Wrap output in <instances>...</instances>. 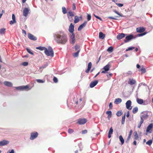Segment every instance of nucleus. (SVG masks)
Instances as JSON below:
<instances>
[{
    "instance_id": "obj_1",
    "label": "nucleus",
    "mask_w": 153,
    "mask_h": 153,
    "mask_svg": "<svg viewBox=\"0 0 153 153\" xmlns=\"http://www.w3.org/2000/svg\"><path fill=\"white\" fill-rule=\"evenodd\" d=\"M55 41L58 44L64 45L68 41L67 36L63 32H57L53 34Z\"/></svg>"
},
{
    "instance_id": "obj_51",
    "label": "nucleus",
    "mask_w": 153,
    "mask_h": 153,
    "mask_svg": "<svg viewBox=\"0 0 153 153\" xmlns=\"http://www.w3.org/2000/svg\"><path fill=\"white\" fill-rule=\"evenodd\" d=\"M106 114L108 115H111L112 112L111 111H107L106 112Z\"/></svg>"
},
{
    "instance_id": "obj_53",
    "label": "nucleus",
    "mask_w": 153,
    "mask_h": 153,
    "mask_svg": "<svg viewBox=\"0 0 153 153\" xmlns=\"http://www.w3.org/2000/svg\"><path fill=\"white\" fill-rule=\"evenodd\" d=\"M16 22V21L12 20H11L10 22V25H12L14 23H15Z\"/></svg>"
},
{
    "instance_id": "obj_61",
    "label": "nucleus",
    "mask_w": 153,
    "mask_h": 153,
    "mask_svg": "<svg viewBox=\"0 0 153 153\" xmlns=\"http://www.w3.org/2000/svg\"><path fill=\"white\" fill-rule=\"evenodd\" d=\"M109 106L110 108L111 109H112V107H113V105H112V104L111 102H110L109 103Z\"/></svg>"
},
{
    "instance_id": "obj_20",
    "label": "nucleus",
    "mask_w": 153,
    "mask_h": 153,
    "mask_svg": "<svg viewBox=\"0 0 153 153\" xmlns=\"http://www.w3.org/2000/svg\"><path fill=\"white\" fill-rule=\"evenodd\" d=\"M92 66V63L91 62H89L88 65V68L85 71V72L86 73H88L91 69V67Z\"/></svg>"
},
{
    "instance_id": "obj_59",
    "label": "nucleus",
    "mask_w": 153,
    "mask_h": 153,
    "mask_svg": "<svg viewBox=\"0 0 153 153\" xmlns=\"http://www.w3.org/2000/svg\"><path fill=\"white\" fill-rule=\"evenodd\" d=\"M87 132V131L86 130H83L82 131V134H86Z\"/></svg>"
},
{
    "instance_id": "obj_56",
    "label": "nucleus",
    "mask_w": 153,
    "mask_h": 153,
    "mask_svg": "<svg viewBox=\"0 0 153 153\" xmlns=\"http://www.w3.org/2000/svg\"><path fill=\"white\" fill-rule=\"evenodd\" d=\"M76 5L74 3L72 5V9L73 10H75L76 9Z\"/></svg>"
},
{
    "instance_id": "obj_32",
    "label": "nucleus",
    "mask_w": 153,
    "mask_h": 153,
    "mask_svg": "<svg viewBox=\"0 0 153 153\" xmlns=\"http://www.w3.org/2000/svg\"><path fill=\"white\" fill-rule=\"evenodd\" d=\"M147 33V32H145L143 33H140L139 34H138L137 35V37H140L143 36L145 35Z\"/></svg>"
},
{
    "instance_id": "obj_44",
    "label": "nucleus",
    "mask_w": 153,
    "mask_h": 153,
    "mask_svg": "<svg viewBox=\"0 0 153 153\" xmlns=\"http://www.w3.org/2000/svg\"><path fill=\"white\" fill-rule=\"evenodd\" d=\"M113 130L111 127L109 129L108 134H112L113 133Z\"/></svg>"
},
{
    "instance_id": "obj_25",
    "label": "nucleus",
    "mask_w": 153,
    "mask_h": 153,
    "mask_svg": "<svg viewBox=\"0 0 153 153\" xmlns=\"http://www.w3.org/2000/svg\"><path fill=\"white\" fill-rule=\"evenodd\" d=\"M137 102L140 104H142L143 103V100L142 99H140L138 98L137 99Z\"/></svg>"
},
{
    "instance_id": "obj_17",
    "label": "nucleus",
    "mask_w": 153,
    "mask_h": 153,
    "mask_svg": "<svg viewBox=\"0 0 153 153\" xmlns=\"http://www.w3.org/2000/svg\"><path fill=\"white\" fill-rule=\"evenodd\" d=\"M87 22L86 21H85L79 27H78V31L80 30L81 29H82L84 27H85L86 24H87Z\"/></svg>"
},
{
    "instance_id": "obj_60",
    "label": "nucleus",
    "mask_w": 153,
    "mask_h": 153,
    "mask_svg": "<svg viewBox=\"0 0 153 153\" xmlns=\"http://www.w3.org/2000/svg\"><path fill=\"white\" fill-rule=\"evenodd\" d=\"M75 39H71V40H70V41L71 42V43L73 44H74L75 43Z\"/></svg>"
},
{
    "instance_id": "obj_27",
    "label": "nucleus",
    "mask_w": 153,
    "mask_h": 153,
    "mask_svg": "<svg viewBox=\"0 0 153 153\" xmlns=\"http://www.w3.org/2000/svg\"><path fill=\"white\" fill-rule=\"evenodd\" d=\"M6 29L4 28H2L0 29V33L1 35L4 34Z\"/></svg>"
},
{
    "instance_id": "obj_9",
    "label": "nucleus",
    "mask_w": 153,
    "mask_h": 153,
    "mask_svg": "<svg viewBox=\"0 0 153 153\" xmlns=\"http://www.w3.org/2000/svg\"><path fill=\"white\" fill-rule=\"evenodd\" d=\"M127 34L124 33H119L117 36V38L118 40H120L124 37Z\"/></svg>"
},
{
    "instance_id": "obj_2",
    "label": "nucleus",
    "mask_w": 153,
    "mask_h": 153,
    "mask_svg": "<svg viewBox=\"0 0 153 153\" xmlns=\"http://www.w3.org/2000/svg\"><path fill=\"white\" fill-rule=\"evenodd\" d=\"M48 50L47 48L45 49L44 52L45 54L47 56H51V57H53L54 53L52 48L50 46L48 48Z\"/></svg>"
},
{
    "instance_id": "obj_58",
    "label": "nucleus",
    "mask_w": 153,
    "mask_h": 153,
    "mask_svg": "<svg viewBox=\"0 0 153 153\" xmlns=\"http://www.w3.org/2000/svg\"><path fill=\"white\" fill-rule=\"evenodd\" d=\"M108 18L109 19H114V20H117V19L116 18L112 17V16H109Z\"/></svg>"
},
{
    "instance_id": "obj_42",
    "label": "nucleus",
    "mask_w": 153,
    "mask_h": 153,
    "mask_svg": "<svg viewBox=\"0 0 153 153\" xmlns=\"http://www.w3.org/2000/svg\"><path fill=\"white\" fill-rule=\"evenodd\" d=\"M68 132L69 134H71L74 132L73 129L71 128H69L68 131Z\"/></svg>"
},
{
    "instance_id": "obj_57",
    "label": "nucleus",
    "mask_w": 153,
    "mask_h": 153,
    "mask_svg": "<svg viewBox=\"0 0 153 153\" xmlns=\"http://www.w3.org/2000/svg\"><path fill=\"white\" fill-rule=\"evenodd\" d=\"M12 19L13 20L16 21L15 19V16L14 14H13L12 15Z\"/></svg>"
},
{
    "instance_id": "obj_23",
    "label": "nucleus",
    "mask_w": 153,
    "mask_h": 153,
    "mask_svg": "<svg viewBox=\"0 0 153 153\" xmlns=\"http://www.w3.org/2000/svg\"><path fill=\"white\" fill-rule=\"evenodd\" d=\"M128 82L129 84L132 85L135 83L136 81L134 79H129Z\"/></svg>"
},
{
    "instance_id": "obj_22",
    "label": "nucleus",
    "mask_w": 153,
    "mask_h": 153,
    "mask_svg": "<svg viewBox=\"0 0 153 153\" xmlns=\"http://www.w3.org/2000/svg\"><path fill=\"white\" fill-rule=\"evenodd\" d=\"M105 37V35L102 32H100L99 33V38L100 39H103Z\"/></svg>"
},
{
    "instance_id": "obj_54",
    "label": "nucleus",
    "mask_w": 153,
    "mask_h": 153,
    "mask_svg": "<svg viewBox=\"0 0 153 153\" xmlns=\"http://www.w3.org/2000/svg\"><path fill=\"white\" fill-rule=\"evenodd\" d=\"M48 66V65L47 64L45 65H44L40 67V68H42V69H44L45 68H46L47 66Z\"/></svg>"
},
{
    "instance_id": "obj_63",
    "label": "nucleus",
    "mask_w": 153,
    "mask_h": 153,
    "mask_svg": "<svg viewBox=\"0 0 153 153\" xmlns=\"http://www.w3.org/2000/svg\"><path fill=\"white\" fill-rule=\"evenodd\" d=\"M126 116V117H129V111H128L127 112Z\"/></svg>"
},
{
    "instance_id": "obj_15",
    "label": "nucleus",
    "mask_w": 153,
    "mask_h": 153,
    "mask_svg": "<svg viewBox=\"0 0 153 153\" xmlns=\"http://www.w3.org/2000/svg\"><path fill=\"white\" fill-rule=\"evenodd\" d=\"M98 82V80H96L93 82H92L90 84V87L92 88L95 86Z\"/></svg>"
},
{
    "instance_id": "obj_48",
    "label": "nucleus",
    "mask_w": 153,
    "mask_h": 153,
    "mask_svg": "<svg viewBox=\"0 0 153 153\" xmlns=\"http://www.w3.org/2000/svg\"><path fill=\"white\" fill-rule=\"evenodd\" d=\"M28 63L27 62H24L22 63V65L24 66H27L28 65Z\"/></svg>"
},
{
    "instance_id": "obj_14",
    "label": "nucleus",
    "mask_w": 153,
    "mask_h": 153,
    "mask_svg": "<svg viewBox=\"0 0 153 153\" xmlns=\"http://www.w3.org/2000/svg\"><path fill=\"white\" fill-rule=\"evenodd\" d=\"M148 117V113L147 112H142L140 116V118H143L144 119H146Z\"/></svg>"
},
{
    "instance_id": "obj_31",
    "label": "nucleus",
    "mask_w": 153,
    "mask_h": 153,
    "mask_svg": "<svg viewBox=\"0 0 153 153\" xmlns=\"http://www.w3.org/2000/svg\"><path fill=\"white\" fill-rule=\"evenodd\" d=\"M80 51V50H78L76 52L73 53V55L74 57H77L79 55V53Z\"/></svg>"
},
{
    "instance_id": "obj_38",
    "label": "nucleus",
    "mask_w": 153,
    "mask_h": 153,
    "mask_svg": "<svg viewBox=\"0 0 153 153\" xmlns=\"http://www.w3.org/2000/svg\"><path fill=\"white\" fill-rule=\"evenodd\" d=\"M152 143V140H150L148 141L146 143V144L149 145V146H151Z\"/></svg>"
},
{
    "instance_id": "obj_52",
    "label": "nucleus",
    "mask_w": 153,
    "mask_h": 153,
    "mask_svg": "<svg viewBox=\"0 0 153 153\" xmlns=\"http://www.w3.org/2000/svg\"><path fill=\"white\" fill-rule=\"evenodd\" d=\"M132 74V71H128L126 73V74L127 75H131Z\"/></svg>"
},
{
    "instance_id": "obj_47",
    "label": "nucleus",
    "mask_w": 153,
    "mask_h": 153,
    "mask_svg": "<svg viewBox=\"0 0 153 153\" xmlns=\"http://www.w3.org/2000/svg\"><path fill=\"white\" fill-rule=\"evenodd\" d=\"M72 33V34L70 36L71 39H75V35L74 33V32L73 33Z\"/></svg>"
},
{
    "instance_id": "obj_62",
    "label": "nucleus",
    "mask_w": 153,
    "mask_h": 153,
    "mask_svg": "<svg viewBox=\"0 0 153 153\" xmlns=\"http://www.w3.org/2000/svg\"><path fill=\"white\" fill-rule=\"evenodd\" d=\"M140 123H141V124H142L143 123V121H144V119L143 118H140Z\"/></svg>"
},
{
    "instance_id": "obj_39",
    "label": "nucleus",
    "mask_w": 153,
    "mask_h": 153,
    "mask_svg": "<svg viewBox=\"0 0 153 153\" xmlns=\"http://www.w3.org/2000/svg\"><path fill=\"white\" fill-rule=\"evenodd\" d=\"M36 81L38 83H43L45 82V81L42 79H37Z\"/></svg>"
},
{
    "instance_id": "obj_18",
    "label": "nucleus",
    "mask_w": 153,
    "mask_h": 153,
    "mask_svg": "<svg viewBox=\"0 0 153 153\" xmlns=\"http://www.w3.org/2000/svg\"><path fill=\"white\" fill-rule=\"evenodd\" d=\"M74 26L72 23H71L69 26V31L71 33H73L74 31Z\"/></svg>"
},
{
    "instance_id": "obj_5",
    "label": "nucleus",
    "mask_w": 153,
    "mask_h": 153,
    "mask_svg": "<svg viewBox=\"0 0 153 153\" xmlns=\"http://www.w3.org/2000/svg\"><path fill=\"white\" fill-rule=\"evenodd\" d=\"M38 133L37 132H32L30 133V139L33 140L36 139L38 136Z\"/></svg>"
},
{
    "instance_id": "obj_30",
    "label": "nucleus",
    "mask_w": 153,
    "mask_h": 153,
    "mask_svg": "<svg viewBox=\"0 0 153 153\" xmlns=\"http://www.w3.org/2000/svg\"><path fill=\"white\" fill-rule=\"evenodd\" d=\"M123 113L122 111H119L117 112L116 113V115L118 117H120L122 114Z\"/></svg>"
},
{
    "instance_id": "obj_12",
    "label": "nucleus",
    "mask_w": 153,
    "mask_h": 153,
    "mask_svg": "<svg viewBox=\"0 0 153 153\" xmlns=\"http://www.w3.org/2000/svg\"><path fill=\"white\" fill-rule=\"evenodd\" d=\"M145 30V28L142 27H140L136 28V31L138 33H141L144 32Z\"/></svg>"
},
{
    "instance_id": "obj_10",
    "label": "nucleus",
    "mask_w": 153,
    "mask_h": 153,
    "mask_svg": "<svg viewBox=\"0 0 153 153\" xmlns=\"http://www.w3.org/2000/svg\"><path fill=\"white\" fill-rule=\"evenodd\" d=\"M30 10L29 8H25L23 11V15L25 17H27Z\"/></svg>"
},
{
    "instance_id": "obj_4",
    "label": "nucleus",
    "mask_w": 153,
    "mask_h": 153,
    "mask_svg": "<svg viewBox=\"0 0 153 153\" xmlns=\"http://www.w3.org/2000/svg\"><path fill=\"white\" fill-rule=\"evenodd\" d=\"M110 65L109 64V62L104 67L103 69L104 70L102 71L101 72V73L105 74L107 73V72L110 70Z\"/></svg>"
},
{
    "instance_id": "obj_19",
    "label": "nucleus",
    "mask_w": 153,
    "mask_h": 153,
    "mask_svg": "<svg viewBox=\"0 0 153 153\" xmlns=\"http://www.w3.org/2000/svg\"><path fill=\"white\" fill-rule=\"evenodd\" d=\"M4 85L8 87H12L13 86V84L10 82L5 81L4 82Z\"/></svg>"
},
{
    "instance_id": "obj_43",
    "label": "nucleus",
    "mask_w": 153,
    "mask_h": 153,
    "mask_svg": "<svg viewBox=\"0 0 153 153\" xmlns=\"http://www.w3.org/2000/svg\"><path fill=\"white\" fill-rule=\"evenodd\" d=\"M114 12L116 13V14H117V15H119L120 16V17H123V15H122V14H120L119 12H118V11H116L115 10H114Z\"/></svg>"
},
{
    "instance_id": "obj_46",
    "label": "nucleus",
    "mask_w": 153,
    "mask_h": 153,
    "mask_svg": "<svg viewBox=\"0 0 153 153\" xmlns=\"http://www.w3.org/2000/svg\"><path fill=\"white\" fill-rule=\"evenodd\" d=\"M68 17L69 21L71 22H72L73 20V19L72 18L73 16H68Z\"/></svg>"
},
{
    "instance_id": "obj_8",
    "label": "nucleus",
    "mask_w": 153,
    "mask_h": 153,
    "mask_svg": "<svg viewBox=\"0 0 153 153\" xmlns=\"http://www.w3.org/2000/svg\"><path fill=\"white\" fill-rule=\"evenodd\" d=\"M87 120L85 118L79 119L78 120L77 123L81 125L85 124L87 122Z\"/></svg>"
},
{
    "instance_id": "obj_36",
    "label": "nucleus",
    "mask_w": 153,
    "mask_h": 153,
    "mask_svg": "<svg viewBox=\"0 0 153 153\" xmlns=\"http://www.w3.org/2000/svg\"><path fill=\"white\" fill-rule=\"evenodd\" d=\"M68 15L69 16H74V14L71 11H70L68 12Z\"/></svg>"
},
{
    "instance_id": "obj_24",
    "label": "nucleus",
    "mask_w": 153,
    "mask_h": 153,
    "mask_svg": "<svg viewBox=\"0 0 153 153\" xmlns=\"http://www.w3.org/2000/svg\"><path fill=\"white\" fill-rule=\"evenodd\" d=\"M36 48L37 49L41 51H42L43 50L45 51V49H46V48L44 47H42V46H40L38 47H36Z\"/></svg>"
},
{
    "instance_id": "obj_55",
    "label": "nucleus",
    "mask_w": 153,
    "mask_h": 153,
    "mask_svg": "<svg viewBox=\"0 0 153 153\" xmlns=\"http://www.w3.org/2000/svg\"><path fill=\"white\" fill-rule=\"evenodd\" d=\"M116 4L119 7H122L123 6V4L121 3H116Z\"/></svg>"
},
{
    "instance_id": "obj_3",
    "label": "nucleus",
    "mask_w": 153,
    "mask_h": 153,
    "mask_svg": "<svg viewBox=\"0 0 153 153\" xmlns=\"http://www.w3.org/2000/svg\"><path fill=\"white\" fill-rule=\"evenodd\" d=\"M136 37H134V35L131 34H129L126 37L125 39L124 40L125 43H127L133 39H135Z\"/></svg>"
},
{
    "instance_id": "obj_11",
    "label": "nucleus",
    "mask_w": 153,
    "mask_h": 153,
    "mask_svg": "<svg viewBox=\"0 0 153 153\" xmlns=\"http://www.w3.org/2000/svg\"><path fill=\"white\" fill-rule=\"evenodd\" d=\"M153 127V124L152 123L150 124L147 127L146 131L151 133L152 132V129Z\"/></svg>"
},
{
    "instance_id": "obj_28",
    "label": "nucleus",
    "mask_w": 153,
    "mask_h": 153,
    "mask_svg": "<svg viewBox=\"0 0 153 153\" xmlns=\"http://www.w3.org/2000/svg\"><path fill=\"white\" fill-rule=\"evenodd\" d=\"M138 111V108L137 107H135L133 108L132 110V112L133 114H135Z\"/></svg>"
},
{
    "instance_id": "obj_37",
    "label": "nucleus",
    "mask_w": 153,
    "mask_h": 153,
    "mask_svg": "<svg viewBox=\"0 0 153 153\" xmlns=\"http://www.w3.org/2000/svg\"><path fill=\"white\" fill-rule=\"evenodd\" d=\"M113 47L112 46H110L107 49V51L108 52H111L113 51Z\"/></svg>"
},
{
    "instance_id": "obj_50",
    "label": "nucleus",
    "mask_w": 153,
    "mask_h": 153,
    "mask_svg": "<svg viewBox=\"0 0 153 153\" xmlns=\"http://www.w3.org/2000/svg\"><path fill=\"white\" fill-rule=\"evenodd\" d=\"M140 71H142V72H143V73H145L146 72V69L145 68H142L140 69Z\"/></svg>"
},
{
    "instance_id": "obj_26",
    "label": "nucleus",
    "mask_w": 153,
    "mask_h": 153,
    "mask_svg": "<svg viewBox=\"0 0 153 153\" xmlns=\"http://www.w3.org/2000/svg\"><path fill=\"white\" fill-rule=\"evenodd\" d=\"M119 140L121 143V145H123L124 142V140L122 135H120L119 137Z\"/></svg>"
},
{
    "instance_id": "obj_21",
    "label": "nucleus",
    "mask_w": 153,
    "mask_h": 153,
    "mask_svg": "<svg viewBox=\"0 0 153 153\" xmlns=\"http://www.w3.org/2000/svg\"><path fill=\"white\" fill-rule=\"evenodd\" d=\"M122 101V99L120 98L115 99L114 100V103L115 104H118L121 102Z\"/></svg>"
},
{
    "instance_id": "obj_16",
    "label": "nucleus",
    "mask_w": 153,
    "mask_h": 153,
    "mask_svg": "<svg viewBox=\"0 0 153 153\" xmlns=\"http://www.w3.org/2000/svg\"><path fill=\"white\" fill-rule=\"evenodd\" d=\"M9 141L6 140H3L0 142V146H3L8 144Z\"/></svg>"
},
{
    "instance_id": "obj_41",
    "label": "nucleus",
    "mask_w": 153,
    "mask_h": 153,
    "mask_svg": "<svg viewBox=\"0 0 153 153\" xmlns=\"http://www.w3.org/2000/svg\"><path fill=\"white\" fill-rule=\"evenodd\" d=\"M91 19V16L90 14H88L87 16V19L88 21H90Z\"/></svg>"
},
{
    "instance_id": "obj_49",
    "label": "nucleus",
    "mask_w": 153,
    "mask_h": 153,
    "mask_svg": "<svg viewBox=\"0 0 153 153\" xmlns=\"http://www.w3.org/2000/svg\"><path fill=\"white\" fill-rule=\"evenodd\" d=\"M53 81L55 83L57 82L58 81L57 78L56 77L54 76L53 78Z\"/></svg>"
},
{
    "instance_id": "obj_40",
    "label": "nucleus",
    "mask_w": 153,
    "mask_h": 153,
    "mask_svg": "<svg viewBox=\"0 0 153 153\" xmlns=\"http://www.w3.org/2000/svg\"><path fill=\"white\" fill-rule=\"evenodd\" d=\"M135 48L134 47H130L128 48L126 50V51H129L132 50L133 49H134Z\"/></svg>"
},
{
    "instance_id": "obj_34",
    "label": "nucleus",
    "mask_w": 153,
    "mask_h": 153,
    "mask_svg": "<svg viewBox=\"0 0 153 153\" xmlns=\"http://www.w3.org/2000/svg\"><path fill=\"white\" fill-rule=\"evenodd\" d=\"M62 11L63 14H66L67 12V11L65 7H63L62 8Z\"/></svg>"
},
{
    "instance_id": "obj_64",
    "label": "nucleus",
    "mask_w": 153,
    "mask_h": 153,
    "mask_svg": "<svg viewBox=\"0 0 153 153\" xmlns=\"http://www.w3.org/2000/svg\"><path fill=\"white\" fill-rule=\"evenodd\" d=\"M7 153H14V151L13 149H12L10 152L9 153L8 152H7Z\"/></svg>"
},
{
    "instance_id": "obj_35",
    "label": "nucleus",
    "mask_w": 153,
    "mask_h": 153,
    "mask_svg": "<svg viewBox=\"0 0 153 153\" xmlns=\"http://www.w3.org/2000/svg\"><path fill=\"white\" fill-rule=\"evenodd\" d=\"M26 50L31 55H33L34 53H33L32 51L30 49H29L28 48H27Z\"/></svg>"
},
{
    "instance_id": "obj_13",
    "label": "nucleus",
    "mask_w": 153,
    "mask_h": 153,
    "mask_svg": "<svg viewBox=\"0 0 153 153\" xmlns=\"http://www.w3.org/2000/svg\"><path fill=\"white\" fill-rule=\"evenodd\" d=\"M28 36L29 39L31 40L35 41L37 39V38L36 36L30 33H28Z\"/></svg>"
},
{
    "instance_id": "obj_33",
    "label": "nucleus",
    "mask_w": 153,
    "mask_h": 153,
    "mask_svg": "<svg viewBox=\"0 0 153 153\" xmlns=\"http://www.w3.org/2000/svg\"><path fill=\"white\" fill-rule=\"evenodd\" d=\"M134 139L135 140H137L138 137L137 132L136 131H135L134 132Z\"/></svg>"
},
{
    "instance_id": "obj_7",
    "label": "nucleus",
    "mask_w": 153,
    "mask_h": 153,
    "mask_svg": "<svg viewBox=\"0 0 153 153\" xmlns=\"http://www.w3.org/2000/svg\"><path fill=\"white\" fill-rule=\"evenodd\" d=\"M131 102L130 100L127 101L126 103V108L129 110H131L132 108V106H131Z\"/></svg>"
},
{
    "instance_id": "obj_45",
    "label": "nucleus",
    "mask_w": 153,
    "mask_h": 153,
    "mask_svg": "<svg viewBox=\"0 0 153 153\" xmlns=\"http://www.w3.org/2000/svg\"><path fill=\"white\" fill-rule=\"evenodd\" d=\"M79 45H76L75 46V49L76 51H78L79 50Z\"/></svg>"
},
{
    "instance_id": "obj_6",
    "label": "nucleus",
    "mask_w": 153,
    "mask_h": 153,
    "mask_svg": "<svg viewBox=\"0 0 153 153\" xmlns=\"http://www.w3.org/2000/svg\"><path fill=\"white\" fill-rule=\"evenodd\" d=\"M16 89L17 90H23L25 89L29 88V86L28 85L25 86H21L15 87Z\"/></svg>"
},
{
    "instance_id": "obj_29",
    "label": "nucleus",
    "mask_w": 153,
    "mask_h": 153,
    "mask_svg": "<svg viewBox=\"0 0 153 153\" xmlns=\"http://www.w3.org/2000/svg\"><path fill=\"white\" fill-rule=\"evenodd\" d=\"M79 21V17L78 16H76L75 17V19L74 20V23H76L78 22Z\"/></svg>"
}]
</instances>
